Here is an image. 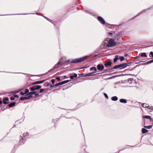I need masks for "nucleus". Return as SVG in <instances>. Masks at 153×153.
Returning <instances> with one entry per match:
<instances>
[{
    "label": "nucleus",
    "instance_id": "nucleus-18",
    "mask_svg": "<svg viewBox=\"0 0 153 153\" xmlns=\"http://www.w3.org/2000/svg\"><path fill=\"white\" fill-rule=\"evenodd\" d=\"M16 103L15 102H13L11 103H10L8 105V106L10 107H13V106L15 105Z\"/></svg>",
    "mask_w": 153,
    "mask_h": 153
},
{
    "label": "nucleus",
    "instance_id": "nucleus-38",
    "mask_svg": "<svg viewBox=\"0 0 153 153\" xmlns=\"http://www.w3.org/2000/svg\"><path fill=\"white\" fill-rule=\"evenodd\" d=\"M14 97H18L19 96L17 95H14Z\"/></svg>",
    "mask_w": 153,
    "mask_h": 153
},
{
    "label": "nucleus",
    "instance_id": "nucleus-15",
    "mask_svg": "<svg viewBox=\"0 0 153 153\" xmlns=\"http://www.w3.org/2000/svg\"><path fill=\"white\" fill-rule=\"evenodd\" d=\"M36 92L35 91H32L29 92L27 94V96L29 95V96H31V95L34 94L36 93Z\"/></svg>",
    "mask_w": 153,
    "mask_h": 153
},
{
    "label": "nucleus",
    "instance_id": "nucleus-28",
    "mask_svg": "<svg viewBox=\"0 0 153 153\" xmlns=\"http://www.w3.org/2000/svg\"><path fill=\"white\" fill-rule=\"evenodd\" d=\"M30 90L32 91H34L36 90L35 88L34 87H32L30 88Z\"/></svg>",
    "mask_w": 153,
    "mask_h": 153
},
{
    "label": "nucleus",
    "instance_id": "nucleus-30",
    "mask_svg": "<svg viewBox=\"0 0 153 153\" xmlns=\"http://www.w3.org/2000/svg\"><path fill=\"white\" fill-rule=\"evenodd\" d=\"M25 98H26L25 97H21L20 98V99H21V100H25Z\"/></svg>",
    "mask_w": 153,
    "mask_h": 153
},
{
    "label": "nucleus",
    "instance_id": "nucleus-5",
    "mask_svg": "<svg viewBox=\"0 0 153 153\" xmlns=\"http://www.w3.org/2000/svg\"><path fill=\"white\" fill-rule=\"evenodd\" d=\"M98 20L102 24H105V22L104 19L101 17L99 16L98 17Z\"/></svg>",
    "mask_w": 153,
    "mask_h": 153
},
{
    "label": "nucleus",
    "instance_id": "nucleus-20",
    "mask_svg": "<svg viewBox=\"0 0 153 153\" xmlns=\"http://www.w3.org/2000/svg\"><path fill=\"white\" fill-rule=\"evenodd\" d=\"M118 59V56L117 55H116L115 56V58L114 59V63H115L117 61V60Z\"/></svg>",
    "mask_w": 153,
    "mask_h": 153
},
{
    "label": "nucleus",
    "instance_id": "nucleus-1",
    "mask_svg": "<svg viewBox=\"0 0 153 153\" xmlns=\"http://www.w3.org/2000/svg\"><path fill=\"white\" fill-rule=\"evenodd\" d=\"M88 56H86L78 59H74L71 62L72 63H77L78 62H82L85 60L86 59V58L88 57Z\"/></svg>",
    "mask_w": 153,
    "mask_h": 153
},
{
    "label": "nucleus",
    "instance_id": "nucleus-33",
    "mask_svg": "<svg viewBox=\"0 0 153 153\" xmlns=\"http://www.w3.org/2000/svg\"><path fill=\"white\" fill-rule=\"evenodd\" d=\"M20 94H21V95H24V94H25V93H23V92H20Z\"/></svg>",
    "mask_w": 153,
    "mask_h": 153
},
{
    "label": "nucleus",
    "instance_id": "nucleus-45",
    "mask_svg": "<svg viewBox=\"0 0 153 153\" xmlns=\"http://www.w3.org/2000/svg\"><path fill=\"white\" fill-rule=\"evenodd\" d=\"M56 79H57V77H56Z\"/></svg>",
    "mask_w": 153,
    "mask_h": 153
},
{
    "label": "nucleus",
    "instance_id": "nucleus-2",
    "mask_svg": "<svg viewBox=\"0 0 153 153\" xmlns=\"http://www.w3.org/2000/svg\"><path fill=\"white\" fill-rule=\"evenodd\" d=\"M127 66V63H124L115 66L113 67V68L116 69L117 68H120V69H122L126 67Z\"/></svg>",
    "mask_w": 153,
    "mask_h": 153
},
{
    "label": "nucleus",
    "instance_id": "nucleus-3",
    "mask_svg": "<svg viewBox=\"0 0 153 153\" xmlns=\"http://www.w3.org/2000/svg\"><path fill=\"white\" fill-rule=\"evenodd\" d=\"M116 44V42H115L114 40L113 39H110L107 45L108 47H111L114 46Z\"/></svg>",
    "mask_w": 153,
    "mask_h": 153
},
{
    "label": "nucleus",
    "instance_id": "nucleus-25",
    "mask_svg": "<svg viewBox=\"0 0 153 153\" xmlns=\"http://www.w3.org/2000/svg\"><path fill=\"white\" fill-rule=\"evenodd\" d=\"M152 126H145L144 127L146 128L150 129L151 128Z\"/></svg>",
    "mask_w": 153,
    "mask_h": 153
},
{
    "label": "nucleus",
    "instance_id": "nucleus-9",
    "mask_svg": "<svg viewBox=\"0 0 153 153\" xmlns=\"http://www.w3.org/2000/svg\"><path fill=\"white\" fill-rule=\"evenodd\" d=\"M69 81L68 80H66L61 82H60L58 83V86L61 85H63L65 84L68 82H69Z\"/></svg>",
    "mask_w": 153,
    "mask_h": 153
},
{
    "label": "nucleus",
    "instance_id": "nucleus-6",
    "mask_svg": "<svg viewBox=\"0 0 153 153\" xmlns=\"http://www.w3.org/2000/svg\"><path fill=\"white\" fill-rule=\"evenodd\" d=\"M142 106L143 108H147L149 109H151V107L149 106L147 104L143 103L142 105Z\"/></svg>",
    "mask_w": 153,
    "mask_h": 153
},
{
    "label": "nucleus",
    "instance_id": "nucleus-40",
    "mask_svg": "<svg viewBox=\"0 0 153 153\" xmlns=\"http://www.w3.org/2000/svg\"><path fill=\"white\" fill-rule=\"evenodd\" d=\"M2 103V102L1 101V100H0V104H1Z\"/></svg>",
    "mask_w": 153,
    "mask_h": 153
},
{
    "label": "nucleus",
    "instance_id": "nucleus-43",
    "mask_svg": "<svg viewBox=\"0 0 153 153\" xmlns=\"http://www.w3.org/2000/svg\"><path fill=\"white\" fill-rule=\"evenodd\" d=\"M127 56V54H126L125 55V56Z\"/></svg>",
    "mask_w": 153,
    "mask_h": 153
},
{
    "label": "nucleus",
    "instance_id": "nucleus-42",
    "mask_svg": "<svg viewBox=\"0 0 153 153\" xmlns=\"http://www.w3.org/2000/svg\"><path fill=\"white\" fill-rule=\"evenodd\" d=\"M86 12H87V13L88 12V13H90V12H88V11H86Z\"/></svg>",
    "mask_w": 153,
    "mask_h": 153
},
{
    "label": "nucleus",
    "instance_id": "nucleus-32",
    "mask_svg": "<svg viewBox=\"0 0 153 153\" xmlns=\"http://www.w3.org/2000/svg\"><path fill=\"white\" fill-rule=\"evenodd\" d=\"M10 99L11 100H15V98H14V97H11L10 98Z\"/></svg>",
    "mask_w": 153,
    "mask_h": 153
},
{
    "label": "nucleus",
    "instance_id": "nucleus-23",
    "mask_svg": "<svg viewBox=\"0 0 153 153\" xmlns=\"http://www.w3.org/2000/svg\"><path fill=\"white\" fill-rule=\"evenodd\" d=\"M32 97V96H29L28 97H26L25 100L29 99H30Z\"/></svg>",
    "mask_w": 153,
    "mask_h": 153
},
{
    "label": "nucleus",
    "instance_id": "nucleus-35",
    "mask_svg": "<svg viewBox=\"0 0 153 153\" xmlns=\"http://www.w3.org/2000/svg\"><path fill=\"white\" fill-rule=\"evenodd\" d=\"M150 54L152 56V57H153V52H150Z\"/></svg>",
    "mask_w": 153,
    "mask_h": 153
},
{
    "label": "nucleus",
    "instance_id": "nucleus-41",
    "mask_svg": "<svg viewBox=\"0 0 153 153\" xmlns=\"http://www.w3.org/2000/svg\"><path fill=\"white\" fill-rule=\"evenodd\" d=\"M58 80H59V79H60V78H59V77H58Z\"/></svg>",
    "mask_w": 153,
    "mask_h": 153
},
{
    "label": "nucleus",
    "instance_id": "nucleus-26",
    "mask_svg": "<svg viewBox=\"0 0 153 153\" xmlns=\"http://www.w3.org/2000/svg\"><path fill=\"white\" fill-rule=\"evenodd\" d=\"M153 62V59L151 60H150V61H149L147 62H146V64H149V63H152Z\"/></svg>",
    "mask_w": 153,
    "mask_h": 153
},
{
    "label": "nucleus",
    "instance_id": "nucleus-12",
    "mask_svg": "<svg viewBox=\"0 0 153 153\" xmlns=\"http://www.w3.org/2000/svg\"><path fill=\"white\" fill-rule=\"evenodd\" d=\"M120 101L122 103H126L127 101L126 99H122L120 100Z\"/></svg>",
    "mask_w": 153,
    "mask_h": 153
},
{
    "label": "nucleus",
    "instance_id": "nucleus-37",
    "mask_svg": "<svg viewBox=\"0 0 153 153\" xmlns=\"http://www.w3.org/2000/svg\"><path fill=\"white\" fill-rule=\"evenodd\" d=\"M94 70L95 71H97V69L95 67H94Z\"/></svg>",
    "mask_w": 153,
    "mask_h": 153
},
{
    "label": "nucleus",
    "instance_id": "nucleus-34",
    "mask_svg": "<svg viewBox=\"0 0 153 153\" xmlns=\"http://www.w3.org/2000/svg\"><path fill=\"white\" fill-rule=\"evenodd\" d=\"M44 90V89H42L40 90V92L41 93Z\"/></svg>",
    "mask_w": 153,
    "mask_h": 153
},
{
    "label": "nucleus",
    "instance_id": "nucleus-8",
    "mask_svg": "<svg viewBox=\"0 0 153 153\" xmlns=\"http://www.w3.org/2000/svg\"><path fill=\"white\" fill-rule=\"evenodd\" d=\"M111 64L112 63L110 61L105 62V65L106 67L110 66Z\"/></svg>",
    "mask_w": 153,
    "mask_h": 153
},
{
    "label": "nucleus",
    "instance_id": "nucleus-10",
    "mask_svg": "<svg viewBox=\"0 0 153 153\" xmlns=\"http://www.w3.org/2000/svg\"><path fill=\"white\" fill-rule=\"evenodd\" d=\"M143 118L149 119L150 121L153 120V119L149 116H143Z\"/></svg>",
    "mask_w": 153,
    "mask_h": 153
},
{
    "label": "nucleus",
    "instance_id": "nucleus-29",
    "mask_svg": "<svg viewBox=\"0 0 153 153\" xmlns=\"http://www.w3.org/2000/svg\"><path fill=\"white\" fill-rule=\"evenodd\" d=\"M104 96H105V97L106 98H107V99H108V95L107 94H106V93H104Z\"/></svg>",
    "mask_w": 153,
    "mask_h": 153
},
{
    "label": "nucleus",
    "instance_id": "nucleus-13",
    "mask_svg": "<svg viewBox=\"0 0 153 153\" xmlns=\"http://www.w3.org/2000/svg\"><path fill=\"white\" fill-rule=\"evenodd\" d=\"M44 82V80H42V81H36V82H35L34 84H41V83H42L43 82Z\"/></svg>",
    "mask_w": 153,
    "mask_h": 153
},
{
    "label": "nucleus",
    "instance_id": "nucleus-27",
    "mask_svg": "<svg viewBox=\"0 0 153 153\" xmlns=\"http://www.w3.org/2000/svg\"><path fill=\"white\" fill-rule=\"evenodd\" d=\"M29 91V90L28 89H26L25 90V94H26L27 93H28Z\"/></svg>",
    "mask_w": 153,
    "mask_h": 153
},
{
    "label": "nucleus",
    "instance_id": "nucleus-24",
    "mask_svg": "<svg viewBox=\"0 0 153 153\" xmlns=\"http://www.w3.org/2000/svg\"><path fill=\"white\" fill-rule=\"evenodd\" d=\"M121 61H123L124 60V57L123 56H121L120 57Z\"/></svg>",
    "mask_w": 153,
    "mask_h": 153
},
{
    "label": "nucleus",
    "instance_id": "nucleus-46",
    "mask_svg": "<svg viewBox=\"0 0 153 153\" xmlns=\"http://www.w3.org/2000/svg\"><path fill=\"white\" fill-rule=\"evenodd\" d=\"M110 34H111V33H109Z\"/></svg>",
    "mask_w": 153,
    "mask_h": 153
},
{
    "label": "nucleus",
    "instance_id": "nucleus-7",
    "mask_svg": "<svg viewBox=\"0 0 153 153\" xmlns=\"http://www.w3.org/2000/svg\"><path fill=\"white\" fill-rule=\"evenodd\" d=\"M97 69L98 70H100L103 69L104 68L103 65L99 64L97 66Z\"/></svg>",
    "mask_w": 153,
    "mask_h": 153
},
{
    "label": "nucleus",
    "instance_id": "nucleus-14",
    "mask_svg": "<svg viewBox=\"0 0 153 153\" xmlns=\"http://www.w3.org/2000/svg\"><path fill=\"white\" fill-rule=\"evenodd\" d=\"M77 74H74L73 75L71 76L70 78L71 79H73L74 77L76 78L77 77Z\"/></svg>",
    "mask_w": 153,
    "mask_h": 153
},
{
    "label": "nucleus",
    "instance_id": "nucleus-31",
    "mask_svg": "<svg viewBox=\"0 0 153 153\" xmlns=\"http://www.w3.org/2000/svg\"><path fill=\"white\" fill-rule=\"evenodd\" d=\"M51 81V82H52V83L53 84L54 83H55V80L54 79H52Z\"/></svg>",
    "mask_w": 153,
    "mask_h": 153
},
{
    "label": "nucleus",
    "instance_id": "nucleus-19",
    "mask_svg": "<svg viewBox=\"0 0 153 153\" xmlns=\"http://www.w3.org/2000/svg\"><path fill=\"white\" fill-rule=\"evenodd\" d=\"M142 132L143 133L145 134L146 132H147L148 131L146 130V129L143 128L142 129Z\"/></svg>",
    "mask_w": 153,
    "mask_h": 153
},
{
    "label": "nucleus",
    "instance_id": "nucleus-39",
    "mask_svg": "<svg viewBox=\"0 0 153 153\" xmlns=\"http://www.w3.org/2000/svg\"><path fill=\"white\" fill-rule=\"evenodd\" d=\"M45 18L47 19V20L51 22L50 20L47 17H46Z\"/></svg>",
    "mask_w": 153,
    "mask_h": 153
},
{
    "label": "nucleus",
    "instance_id": "nucleus-44",
    "mask_svg": "<svg viewBox=\"0 0 153 153\" xmlns=\"http://www.w3.org/2000/svg\"><path fill=\"white\" fill-rule=\"evenodd\" d=\"M55 85L56 86H57V84H56Z\"/></svg>",
    "mask_w": 153,
    "mask_h": 153
},
{
    "label": "nucleus",
    "instance_id": "nucleus-16",
    "mask_svg": "<svg viewBox=\"0 0 153 153\" xmlns=\"http://www.w3.org/2000/svg\"><path fill=\"white\" fill-rule=\"evenodd\" d=\"M9 100V98L8 97H6L3 100V102L4 104H7L6 101H8Z\"/></svg>",
    "mask_w": 153,
    "mask_h": 153
},
{
    "label": "nucleus",
    "instance_id": "nucleus-4",
    "mask_svg": "<svg viewBox=\"0 0 153 153\" xmlns=\"http://www.w3.org/2000/svg\"><path fill=\"white\" fill-rule=\"evenodd\" d=\"M65 59L66 58L65 57H62L60 61L58 62V65H62L63 63L66 62H67L65 60Z\"/></svg>",
    "mask_w": 153,
    "mask_h": 153
},
{
    "label": "nucleus",
    "instance_id": "nucleus-21",
    "mask_svg": "<svg viewBox=\"0 0 153 153\" xmlns=\"http://www.w3.org/2000/svg\"><path fill=\"white\" fill-rule=\"evenodd\" d=\"M141 56L142 57H147V56L146 55V54L145 53H143L141 54Z\"/></svg>",
    "mask_w": 153,
    "mask_h": 153
},
{
    "label": "nucleus",
    "instance_id": "nucleus-22",
    "mask_svg": "<svg viewBox=\"0 0 153 153\" xmlns=\"http://www.w3.org/2000/svg\"><path fill=\"white\" fill-rule=\"evenodd\" d=\"M35 89L36 90H37L40 89L41 88V85H36L35 86Z\"/></svg>",
    "mask_w": 153,
    "mask_h": 153
},
{
    "label": "nucleus",
    "instance_id": "nucleus-17",
    "mask_svg": "<svg viewBox=\"0 0 153 153\" xmlns=\"http://www.w3.org/2000/svg\"><path fill=\"white\" fill-rule=\"evenodd\" d=\"M112 100L113 101H116L118 100V98L116 96H114L112 97L111 98Z\"/></svg>",
    "mask_w": 153,
    "mask_h": 153
},
{
    "label": "nucleus",
    "instance_id": "nucleus-36",
    "mask_svg": "<svg viewBox=\"0 0 153 153\" xmlns=\"http://www.w3.org/2000/svg\"><path fill=\"white\" fill-rule=\"evenodd\" d=\"M94 67H91L90 69V70L91 71H92L94 69Z\"/></svg>",
    "mask_w": 153,
    "mask_h": 153
},
{
    "label": "nucleus",
    "instance_id": "nucleus-11",
    "mask_svg": "<svg viewBox=\"0 0 153 153\" xmlns=\"http://www.w3.org/2000/svg\"><path fill=\"white\" fill-rule=\"evenodd\" d=\"M94 73H95L94 72H92L91 73H88V74H85V76H91L94 75H95V74H94Z\"/></svg>",
    "mask_w": 153,
    "mask_h": 153
}]
</instances>
